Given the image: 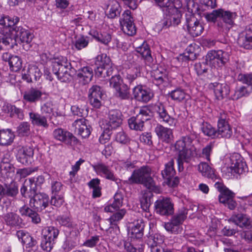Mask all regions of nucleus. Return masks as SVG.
I'll return each mask as SVG.
<instances>
[{
  "instance_id": "1",
  "label": "nucleus",
  "mask_w": 252,
  "mask_h": 252,
  "mask_svg": "<svg viewBox=\"0 0 252 252\" xmlns=\"http://www.w3.org/2000/svg\"><path fill=\"white\" fill-rule=\"evenodd\" d=\"M236 16L235 12L224 10L222 8L205 14V17L208 22L215 23L218 19H220V21L217 24L218 30L225 33L234 26V19Z\"/></svg>"
},
{
  "instance_id": "2",
  "label": "nucleus",
  "mask_w": 252,
  "mask_h": 252,
  "mask_svg": "<svg viewBox=\"0 0 252 252\" xmlns=\"http://www.w3.org/2000/svg\"><path fill=\"white\" fill-rule=\"evenodd\" d=\"M192 142V138L187 135L182 137L174 145L175 151L177 154V161L179 172L183 171L184 163H188L190 160L192 156V151L190 148Z\"/></svg>"
},
{
  "instance_id": "3",
  "label": "nucleus",
  "mask_w": 252,
  "mask_h": 252,
  "mask_svg": "<svg viewBox=\"0 0 252 252\" xmlns=\"http://www.w3.org/2000/svg\"><path fill=\"white\" fill-rule=\"evenodd\" d=\"M151 174V168L148 165H144L133 171L131 176L128 179L127 182L130 184H142L147 189L156 191L158 190V187Z\"/></svg>"
},
{
  "instance_id": "4",
  "label": "nucleus",
  "mask_w": 252,
  "mask_h": 252,
  "mask_svg": "<svg viewBox=\"0 0 252 252\" xmlns=\"http://www.w3.org/2000/svg\"><path fill=\"white\" fill-rule=\"evenodd\" d=\"M52 66L53 72L61 82H68L71 80V64L65 58L55 59Z\"/></svg>"
},
{
  "instance_id": "5",
  "label": "nucleus",
  "mask_w": 252,
  "mask_h": 252,
  "mask_svg": "<svg viewBox=\"0 0 252 252\" xmlns=\"http://www.w3.org/2000/svg\"><path fill=\"white\" fill-rule=\"evenodd\" d=\"M97 66L95 69V75L98 77L105 78L112 74L113 66L109 57L105 54L98 55L95 60Z\"/></svg>"
},
{
  "instance_id": "6",
  "label": "nucleus",
  "mask_w": 252,
  "mask_h": 252,
  "mask_svg": "<svg viewBox=\"0 0 252 252\" xmlns=\"http://www.w3.org/2000/svg\"><path fill=\"white\" fill-rule=\"evenodd\" d=\"M29 195V204L31 208L37 212L44 210L49 204V198L48 195L44 193H36L35 187L32 188Z\"/></svg>"
},
{
  "instance_id": "7",
  "label": "nucleus",
  "mask_w": 252,
  "mask_h": 252,
  "mask_svg": "<svg viewBox=\"0 0 252 252\" xmlns=\"http://www.w3.org/2000/svg\"><path fill=\"white\" fill-rule=\"evenodd\" d=\"M183 28L193 37L200 35L204 30L202 24L190 13H187L185 15Z\"/></svg>"
},
{
  "instance_id": "8",
  "label": "nucleus",
  "mask_w": 252,
  "mask_h": 252,
  "mask_svg": "<svg viewBox=\"0 0 252 252\" xmlns=\"http://www.w3.org/2000/svg\"><path fill=\"white\" fill-rule=\"evenodd\" d=\"M150 110L147 107L141 108L135 117H132L128 119V123L130 129L142 130L144 122L150 119Z\"/></svg>"
},
{
  "instance_id": "9",
  "label": "nucleus",
  "mask_w": 252,
  "mask_h": 252,
  "mask_svg": "<svg viewBox=\"0 0 252 252\" xmlns=\"http://www.w3.org/2000/svg\"><path fill=\"white\" fill-rule=\"evenodd\" d=\"M228 52L222 50H211L206 56V60L215 66L221 67L225 65L229 60Z\"/></svg>"
},
{
  "instance_id": "10",
  "label": "nucleus",
  "mask_w": 252,
  "mask_h": 252,
  "mask_svg": "<svg viewBox=\"0 0 252 252\" xmlns=\"http://www.w3.org/2000/svg\"><path fill=\"white\" fill-rule=\"evenodd\" d=\"M17 160L23 164H31L34 155V150L29 146H18L14 149Z\"/></svg>"
},
{
  "instance_id": "11",
  "label": "nucleus",
  "mask_w": 252,
  "mask_h": 252,
  "mask_svg": "<svg viewBox=\"0 0 252 252\" xmlns=\"http://www.w3.org/2000/svg\"><path fill=\"white\" fill-rule=\"evenodd\" d=\"M120 24L122 31L126 34L131 36L135 34L136 28L130 11L126 10L124 11L120 19Z\"/></svg>"
},
{
  "instance_id": "12",
  "label": "nucleus",
  "mask_w": 252,
  "mask_h": 252,
  "mask_svg": "<svg viewBox=\"0 0 252 252\" xmlns=\"http://www.w3.org/2000/svg\"><path fill=\"white\" fill-rule=\"evenodd\" d=\"M227 114L224 112L220 113V116L218 122L217 137L229 138L232 134V130L227 122Z\"/></svg>"
},
{
  "instance_id": "13",
  "label": "nucleus",
  "mask_w": 252,
  "mask_h": 252,
  "mask_svg": "<svg viewBox=\"0 0 252 252\" xmlns=\"http://www.w3.org/2000/svg\"><path fill=\"white\" fill-rule=\"evenodd\" d=\"M53 135L54 138L67 145H75L79 142L77 138L72 133L61 128L55 129Z\"/></svg>"
},
{
  "instance_id": "14",
  "label": "nucleus",
  "mask_w": 252,
  "mask_h": 252,
  "mask_svg": "<svg viewBox=\"0 0 252 252\" xmlns=\"http://www.w3.org/2000/svg\"><path fill=\"white\" fill-rule=\"evenodd\" d=\"M126 213V210L125 209H121L113 214L108 219L110 225L113 226H110L107 230V234L109 236V238H112V240L115 238L117 232L119 230L118 223L124 218Z\"/></svg>"
},
{
  "instance_id": "15",
  "label": "nucleus",
  "mask_w": 252,
  "mask_h": 252,
  "mask_svg": "<svg viewBox=\"0 0 252 252\" xmlns=\"http://www.w3.org/2000/svg\"><path fill=\"white\" fill-rule=\"evenodd\" d=\"M155 211L157 214L162 216H169L173 213V205L170 199L159 198L155 203Z\"/></svg>"
},
{
  "instance_id": "16",
  "label": "nucleus",
  "mask_w": 252,
  "mask_h": 252,
  "mask_svg": "<svg viewBox=\"0 0 252 252\" xmlns=\"http://www.w3.org/2000/svg\"><path fill=\"white\" fill-rule=\"evenodd\" d=\"M123 121V115L122 112L117 109L111 110L109 112L108 120L106 122L105 126L107 129H114L118 127L122 124Z\"/></svg>"
},
{
  "instance_id": "17",
  "label": "nucleus",
  "mask_w": 252,
  "mask_h": 252,
  "mask_svg": "<svg viewBox=\"0 0 252 252\" xmlns=\"http://www.w3.org/2000/svg\"><path fill=\"white\" fill-rule=\"evenodd\" d=\"M229 160L230 165L229 168L231 174L237 173L241 174L246 171L247 169V165L243 161L240 155L234 154L231 156Z\"/></svg>"
},
{
  "instance_id": "18",
  "label": "nucleus",
  "mask_w": 252,
  "mask_h": 252,
  "mask_svg": "<svg viewBox=\"0 0 252 252\" xmlns=\"http://www.w3.org/2000/svg\"><path fill=\"white\" fill-rule=\"evenodd\" d=\"M96 173L107 180L116 181L117 177L111 167L102 162H99L93 166Z\"/></svg>"
},
{
  "instance_id": "19",
  "label": "nucleus",
  "mask_w": 252,
  "mask_h": 252,
  "mask_svg": "<svg viewBox=\"0 0 252 252\" xmlns=\"http://www.w3.org/2000/svg\"><path fill=\"white\" fill-rule=\"evenodd\" d=\"M155 131L159 140L166 144H169L173 141V129L164 127L160 124H158L155 128Z\"/></svg>"
},
{
  "instance_id": "20",
  "label": "nucleus",
  "mask_w": 252,
  "mask_h": 252,
  "mask_svg": "<svg viewBox=\"0 0 252 252\" xmlns=\"http://www.w3.org/2000/svg\"><path fill=\"white\" fill-rule=\"evenodd\" d=\"M44 95H47V94L42 90L41 88L32 87L24 92L23 98L27 102L35 103L41 101L42 97Z\"/></svg>"
},
{
  "instance_id": "21",
  "label": "nucleus",
  "mask_w": 252,
  "mask_h": 252,
  "mask_svg": "<svg viewBox=\"0 0 252 252\" xmlns=\"http://www.w3.org/2000/svg\"><path fill=\"white\" fill-rule=\"evenodd\" d=\"M103 94L100 87L94 85L89 92V98L90 104L94 108H99L101 105L102 97Z\"/></svg>"
},
{
  "instance_id": "22",
  "label": "nucleus",
  "mask_w": 252,
  "mask_h": 252,
  "mask_svg": "<svg viewBox=\"0 0 252 252\" xmlns=\"http://www.w3.org/2000/svg\"><path fill=\"white\" fill-rule=\"evenodd\" d=\"M155 111L158 114L160 119L170 126H175L177 120L171 117L167 112L164 106L161 103L156 104L154 106Z\"/></svg>"
},
{
  "instance_id": "23",
  "label": "nucleus",
  "mask_w": 252,
  "mask_h": 252,
  "mask_svg": "<svg viewBox=\"0 0 252 252\" xmlns=\"http://www.w3.org/2000/svg\"><path fill=\"white\" fill-rule=\"evenodd\" d=\"M229 221L242 228L250 229L252 228V220L246 214L233 215L230 218Z\"/></svg>"
},
{
  "instance_id": "24",
  "label": "nucleus",
  "mask_w": 252,
  "mask_h": 252,
  "mask_svg": "<svg viewBox=\"0 0 252 252\" xmlns=\"http://www.w3.org/2000/svg\"><path fill=\"white\" fill-rule=\"evenodd\" d=\"M88 122L86 119L82 118L77 119L72 124V126L77 130L78 135L83 138L88 137L91 134L89 126L87 125Z\"/></svg>"
},
{
  "instance_id": "25",
  "label": "nucleus",
  "mask_w": 252,
  "mask_h": 252,
  "mask_svg": "<svg viewBox=\"0 0 252 252\" xmlns=\"http://www.w3.org/2000/svg\"><path fill=\"white\" fill-rule=\"evenodd\" d=\"M134 97L138 101L147 102L153 96L150 90L144 89L141 86H137L133 89Z\"/></svg>"
},
{
  "instance_id": "26",
  "label": "nucleus",
  "mask_w": 252,
  "mask_h": 252,
  "mask_svg": "<svg viewBox=\"0 0 252 252\" xmlns=\"http://www.w3.org/2000/svg\"><path fill=\"white\" fill-rule=\"evenodd\" d=\"M18 193V186L16 182H11L10 184H5L0 187V202L4 196L14 197Z\"/></svg>"
},
{
  "instance_id": "27",
  "label": "nucleus",
  "mask_w": 252,
  "mask_h": 252,
  "mask_svg": "<svg viewBox=\"0 0 252 252\" xmlns=\"http://www.w3.org/2000/svg\"><path fill=\"white\" fill-rule=\"evenodd\" d=\"M13 31L14 32V35H11V36L16 40V38H19L22 42L26 43H29L32 41L33 38L32 34L23 27L21 26L14 27Z\"/></svg>"
},
{
  "instance_id": "28",
  "label": "nucleus",
  "mask_w": 252,
  "mask_h": 252,
  "mask_svg": "<svg viewBox=\"0 0 252 252\" xmlns=\"http://www.w3.org/2000/svg\"><path fill=\"white\" fill-rule=\"evenodd\" d=\"M234 196V193L228 189L220 193L219 196V201L230 210H233L237 205L236 202L233 199Z\"/></svg>"
},
{
  "instance_id": "29",
  "label": "nucleus",
  "mask_w": 252,
  "mask_h": 252,
  "mask_svg": "<svg viewBox=\"0 0 252 252\" xmlns=\"http://www.w3.org/2000/svg\"><path fill=\"white\" fill-rule=\"evenodd\" d=\"M197 169L202 176L210 179L214 182L218 179V175L216 174V170L207 163L200 162L198 165Z\"/></svg>"
},
{
  "instance_id": "30",
  "label": "nucleus",
  "mask_w": 252,
  "mask_h": 252,
  "mask_svg": "<svg viewBox=\"0 0 252 252\" xmlns=\"http://www.w3.org/2000/svg\"><path fill=\"white\" fill-rule=\"evenodd\" d=\"M29 115L30 121L33 126H41L45 128L49 127L47 116L41 115L33 111L29 112Z\"/></svg>"
},
{
  "instance_id": "31",
  "label": "nucleus",
  "mask_w": 252,
  "mask_h": 252,
  "mask_svg": "<svg viewBox=\"0 0 252 252\" xmlns=\"http://www.w3.org/2000/svg\"><path fill=\"white\" fill-rule=\"evenodd\" d=\"M239 45L246 49H252V31H245L242 32L237 40Z\"/></svg>"
},
{
  "instance_id": "32",
  "label": "nucleus",
  "mask_w": 252,
  "mask_h": 252,
  "mask_svg": "<svg viewBox=\"0 0 252 252\" xmlns=\"http://www.w3.org/2000/svg\"><path fill=\"white\" fill-rule=\"evenodd\" d=\"M136 51L139 53L144 60L146 64L150 65L153 62L151 51L148 44L143 42L139 46L136 48Z\"/></svg>"
},
{
  "instance_id": "33",
  "label": "nucleus",
  "mask_w": 252,
  "mask_h": 252,
  "mask_svg": "<svg viewBox=\"0 0 252 252\" xmlns=\"http://www.w3.org/2000/svg\"><path fill=\"white\" fill-rule=\"evenodd\" d=\"M216 98L221 100L226 97L229 93V88L226 84L215 82L212 84Z\"/></svg>"
},
{
  "instance_id": "34",
  "label": "nucleus",
  "mask_w": 252,
  "mask_h": 252,
  "mask_svg": "<svg viewBox=\"0 0 252 252\" xmlns=\"http://www.w3.org/2000/svg\"><path fill=\"white\" fill-rule=\"evenodd\" d=\"M77 75L80 83L83 85L88 84L93 78V69L89 66L84 67L78 70Z\"/></svg>"
},
{
  "instance_id": "35",
  "label": "nucleus",
  "mask_w": 252,
  "mask_h": 252,
  "mask_svg": "<svg viewBox=\"0 0 252 252\" xmlns=\"http://www.w3.org/2000/svg\"><path fill=\"white\" fill-rule=\"evenodd\" d=\"M123 197L121 193H117L114 196V201L112 203L108 204L104 207V211L105 212H114L119 211L123 205Z\"/></svg>"
},
{
  "instance_id": "36",
  "label": "nucleus",
  "mask_w": 252,
  "mask_h": 252,
  "mask_svg": "<svg viewBox=\"0 0 252 252\" xmlns=\"http://www.w3.org/2000/svg\"><path fill=\"white\" fill-rule=\"evenodd\" d=\"M122 8L118 2L113 1L109 4L106 11L109 18L113 19L120 15Z\"/></svg>"
},
{
  "instance_id": "37",
  "label": "nucleus",
  "mask_w": 252,
  "mask_h": 252,
  "mask_svg": "<svg viewBox=\"0 0 252 252\" xmlns=\"http://www.w3.org/2000/svg\"><path fill=\"white\" fill-rule=\"evenodd\" d=\"M59 234L58 229L54 226H47L42 230V237L55 241Z\"/></svg>"
},
{
  "instance_id": "38",
  "label": "nucleus",
  "mask_w": 252,
  "mask_h": 252,
  "mask_svg": "<svg viewBox=\"0 0 252 252\" xmlns=\"http://www.w3.org/2000/svg\"><path fill=\"white\" fill-rule=\"evenodd\" d=\"M18 236L22 240V242L26 245L27 248H33L37 244V242L28 233H25L22 231L18 232Z\"/></svg>"
},
{
  "instance_id": "39",
  "label": "nucleus",
  "mask_w": 252,
  "mask_h": 252,
  "mask_svg": "<svg viewBox=\"0 0 252 252\" xmlns=\"http://www.w3.org/2000/svg\"><path fill=\"white\" fill-rule=\"evenodd\" d=\"M89 43V39L88 36L84 35L77 36L72 42V48L79 51L86 48Z\"/></svg>"
},
{
  "instance_id": "40",
  "label": "nucleus",
  "mask_w": 252,
  "mask_h": 252,
  "mask_svg": "<svg viewBox=\"0 0 252 252\" xmlns=\"http://www.w3.org/2000/svg\"><path fill=\"white\" fill-rule=\"evenodd\" d=\"M17 45L16 39L12 37L10 34L0 36V50L5 47L7 48H13L15 45Z\"/></svg>"
},
{
  "instance_id": "41",
  "label": "nucleus",
  "mask_w": 252,
  "mask_h": 252,
  "mask_svg": "<svg viewBox=\"0 0 252 252\" xmlns=\"http://www.w3.org/2000/svg\"><path fill=\"white\" fill-rule=\"evenodd\" d=\"M4 220L6 224L10 226L19 225L22 221V219L19 216L13 212L8 213L5 215Z\"/></svg>"
},
{
  "instance_id": "42",
  "label": "nucleus",
  "mask_w": 252,
  "mask_h": 252,
  "mask_svg": "<svg viewBox=\"0 0 252 252\" xmlns=\"http://www.w3.org/2000/svg\"><path fill=\"white\" fill-rule=\"evenodd\" d=\"M14 135L9 129L0 130V145L10 144L13 140Z\"/></svg>"
},
{
  "instance_id": "43",
  "label": "nucleus",
  "mask_w": 252,
  "mask_h": 252,
  "mask_svg": "<svg viewBox=\"0 0 252 252\" xmlns=\"http://www.w3.org/2000/svg\"><path fill=\"white\" fill-rule=\"evenodd\" d=\"M174 161L171 159L165 164V168L161 171L162 177L166 179L170 177H173L175 174V170L174 168Z\"/></svg>"
},
{
  "instance_id": "44",
  "label": "nucleus",
  "mask_w": 252,
  "mask_h": 252,
  "mask_svg": "<svg viewBox=\"0 0 252 252\" xmlns=\"http://www.w3.org/2000/svg\"><path fill=\"white\" fill-rule=\"evenodd\" d=\"M91 34L98 41L104 45H108L111 40V35L106 32L98 33L97 32H91Z\"/></svg>"
},
{
  "instance_id": "45",
  "label": "nucleus",
  "mask_w": 252,
  "mask_h": 252,
  "mask_svg": "<svg viewBox=\"0 0 252 252\" xmlns=\"http://www.w3.org/2000/svg\"><path fill=\"white\" fill-rule=\"evenodd\" d=\"M116 96L121 99L126 100L130 98L129 88L125 84L115 89Z\"/></svg>"
},
{
  "instance_id": "46",
  "label": "nucleus",
  "mask_w": 252,
  "mask_h": 252,
  "mask_svg": "<svg viewBox=\"0 0 252 252\" xmlns=\"http://www.w3.org/2000/svg\"><path fill=\"white\" fill-rule=\"evenodd\" d=\"M31 125L28 122H21L17 127L16 132L20 136H27L30 134Z\"/></svg>"
},
{
  "instance_id": "47",
  "label": "nucleus",
  "mask_w": 252,
  "mask_h": 252,
  "mask_svg": "<svg viewBox=\"0 0 252 252\" xmlns=\"http://www.w3.org/2000/svg\"><path fill=\"white\" fill-rule=\"evenodd\" d=\"M8 63L10 69L15 72L20 70L22 67V60L17 55H13Z\"/></svg>"
},
{
  "instance_id": "48",
  "label": "nucleus",
  "mask_w": 252,
  "mask_h": 252,
  "mask_svg": "<svg viewBox=\"0 0 252 252\" xmlns=\"http://www.w3.org/2000/svg\"><path fill=\"white\" fill-rule=\"evenodd\" d=\"M77 238L75 236H69L66 238L62 248L65 251L68 252L78 245Z\"/></svg>"
},
{
  "instance_id": "49",
  "label": "nucleus",
  "mask_w": 252,
  "mask_h": 252,
  "mask_svg": "<svg viewBox=\"0 0 252 252\" xmlns=\"http://www.w3.org/2000/svg\"><path fill=\"white\" fill-rule=\"evenodd\" d=\"M153 76L155 79V83L157 85H160L167 78V72L163 69L161 70L158 69L154 71Z\"/></svg>"
},
{
  "instance_id": "50",
  "label": "nucleus",
  "mask_w": 252,
  "mask_h": 252,
  "mask_svg": "<svg viewBox=\"0 0 252 252\" xmlns=\"http://www.w3.org/2000/svg\"><path fill=\"white\" fill-rule=\"evenodd\" d=\"M8 108L11 117H16L20 120H23L24 119V111L21 108L11 105L8 106Z\"/></svg>"
},
{
  "instance_id": "51",
  "label": "nucleus",
  "mask_w": 252,
  "mask_h": 252,
  "mask_svg": "<svg viewBox=\"0 0 252 252\" xmlns=\"http://www.w3.org/2000/svg\"><path fill=\"white\" fill-rule=\"evenodd\" d=\"M28 70L29 76L31 77L33 81L38 80L42 75V72L40 69L35 64L29 65Z\"/></svg>"
},
{
  "instance_id": "52",
  "label": "nucleus",
  "mask_w": 252,
  "mask_h": 252,
  "mask_svg": "<svg viewBox=\"0 0 252 252\" xmlns=\"http://www.w3.org/2000/svg\"><path fill=\"white\" fill-rule=\"evenodd\" d=\"M203 133L212 138L217 137V130L210 124L208 123H203L201 126Z\"/></svg>"
},
{
  "instance_id": "53",
  "label": "nucleus",
  "mask_w": 252,
  "mask_h": 252,
  "mask_svg": "<svg viewBox=\"0 0 252 252\" xmlns=\"http://www.w3.org/2000/svg\"><path fill=\"white\" fill-rule=\"evenodd\" d=\"M188 214V211L185 208L181 209L178 213L173 216L171 219L172 221H174L175 224L178 226H180V225L182 224L184 220L187 218Z\"/></svg>"
},
{
  "instance_id": "54",
  "label": "nucleus",
  "mask_w": 252,
  "mask_h": 252,
  "mask_svg": "<svg viewBox=\"0 0 252 252\" xmlns=\"http://www.w3.org/2000/svg\"><path fill=\"white\" fill-rule=\"evenodd\" d=\"M252 91V87H251L250 90H249L248 87L241 86L240 88H237L235 91L233 95V99L237 100L242 97L248 96Z\"/></svg>"
},
{
  "instance_id": "55",
  "label": "nucleus",
  "mask_w": 252,
  "mask_h": 252,
  "mask_svg": "<svg viewBox=\"0 0 252 252\" xmlns=\"http://www.w3.org/2000/svg\"><path fill=\"white\" fill-rule=\"evenodd\" d=\"M57 221L62 226L68 228L72 227V222L69 214L62 215L58 216Z\"/></svg>"
},
{
  "instance_id": "56",
  "label": "nucleus",
  "mask_w": 252,
  "mask_h": 252,
  "mask_svg": "<svg viewBox=\"0 0 252 252\" xmlns=\"http://www.w3.org/2000/svg\"><path fill=\"white\" fill-rule=\"evenodd\" d=\"M170 95L172 99L180 102L186 98L187 94L183 90L177 89L172 91Z\"/></svg>"
},
{
  "instance_id": "57",
  "label": "nucleus",
  "mask_w": 252,
  "mask_h": 252,
  "mask_svg": "<svg viewBox=\"0 0 252 252\" xmlns=\"http://www.w3.org/2000/svg\"><path fill=\"white\" fill-rule=\"evenodd\" d=\"M140 75V66L134 67L132 69H129L126 74V78L131 83L135 80L138 76Z\"/></svg>"
},
{
  "instance_id": "58",
  "label": "nucleus",
  "mask_w": 252,
  "mask_h": 252,
  "mask_svg": "<svg viewBox=\"0 0 252 252\" xmlns=\"http://www.w3.org/2000/svg\"><path fill=\"white\" fill-rule=\"evenodd\" d=\"M214 145L212 143H209L202 149L201 153L200 154V157L208 161H210V156L212 153Z\"/></svg>"
},
{
  "instance_id": "59",
  "label": "nucleus",
  "mask_w": 252,
  "mask_h": 252,
  "mask_svg": "<svg viewBox=\"0 0 252 252\" xmlns=\"http://www.w3.org/2000/svg\"><path fill=\"white\" fill-rule=\"evenodd\" d=\"M207 61L202 63L198 62L194 64V69L198 75H201L206 73L208 69Z\"/></svg>"
},
{
  "instance_id": "60",
  "label": "nucleus",
  "mask_w": 252,
  "mask_h": 252,
  "mask_svg": "<svg viewBox=\"0 0 252 252\" xmlns=\"http://www.w3.org/2000/svg\"><path fill=\"white\" fill-rule=\"evenodd\" d=\"M237 80L242 83L252 87V73H240L237 76Z\"/></svg>"
},
{
  "instance_id": "61",
  "label": "nucleus",
  "mask_w": 252,
  "mask_h": 252,
  "mask_svg": "<svg viewBox=\"0 0 252 252\" xmlns=\"http://www.w3.org/2000/svg\"><path fill=\"white\" fill-rule=\"evenodd\" d=\"M175 223L174 221L173 222L171 220L169 222L165 223L164 228L168 232L175 234L178 233L182 231V229L180 226H178Z\"/></svg>"
},
{
  "instance_id": "62",
  "label": "nucleus",
  "mask_w": 252,
  "mask_h": 252,
  "mask_svg": "<svg viewBox=\"0 0 252 252\" xmlns=\"http://www.w3.org/2000/svg\"><path fill=\"white\" fill-rule=\"evenodd\" d=\"M54 244L55 241L42 237L40 247L43 251L46 252L51 251L53 248Z\"/></svg>"
},
{
  "instance_id": "63",
  "label": "nucleus",
  "mask_w": 252,
  "mask_h": 252,
  "mask_svg": "<svg viewBox=\"0 0 252 252\" xmlns=\"http://www.w3.org/2000/svg\"><path fill=\"white\" fill-rule=\"evenodd\" d=\"M35 186L34 185H33V186L31 185V184H30V183L26 181L24 184L22 185V187L20 189V191L21 195L24 197H28L29 195L30 194V192L32 190V188Z\"/></svg>"
},
{
  "instance_id": "64",
  "label": "nucleus",
  "mask_w": 252,
  "mask_h": 252,
  "mask_svg": "<svg viewBox=\"0 0 252 252\" xmlns=\"http://www.w3.org/2000/svg\"><path fill=\"white\" fill-rule=\"evenodd\" d=\"M51 192L53 194L56 195L63 189V185L58 181H53L51 183Z\"/></svg>"
}]
</instances>
